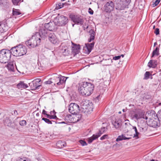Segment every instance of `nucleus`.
I'll return each mask as SVG.
<instances>
[{"label":"nucleus","instance_id":"obj_1","mask_svg":"<svg viewBox=\"0 0 161 161\" xmlns=\"http://www.w3.org/2000/svg\"><path fill=\"white\" fill-rule=\"evenodd\" d=\"M94 85L86 81H80L78 84V90L79 93L82 96H90L93 92Z\"/></svg>","mask_w":161,"mask_h":161},{"label":"nucleus","instance_id":"obj_2","mask_svg":"<svg viewBox=\"0 0 161 161\" xmlns=\"http://www.w3.org/2000/svg\"><path fill=\"white\" fill-rule=\"evenodd\" d=\"M11 51H0V62L5 64L8 62L11 57Z\"/></svg>","mask_w":161,"mask_h":161},{"label":"nucleus","instance_id":"obj_3","mask_svg":"<svg viewBox=\"0 0 161 161\" xmlns=\"http://www.w3.org/2000/svg\"><path fill=\"white\" fill-rule=\"evenodd\" d=\"M54 24L58 26H64L66 25L68 22V18L64 15H61L58 17L57 20H55Z\"/></svg>","mask_w":161,"mask_h":161},{"label":"nucleus","instance_id":"obj_4","mask_svg":"<svg viewBox=\"0 0 161 161\" xmlns=\"http://www.w3.org/2000/svg\"><path fill=\"white\" fill-rule=\"evenodd\" d=\"M69 17L75 23L80 25H83L84 21L82 17L81 16L71 14Z\"/></svg>","mask_w":161,"mask_h":161},{"label":"nucleus","instance_id":"obj_5","mask_svg":"<svg viewBox=\"0 0 161 161\" xmlns=\"http://www.w3.org/2000/svg\"><path fill=\"white\" fill-rule=\"evenodd\" d=\"M118 3L116 4V9L119 10H123L125 8L126 4L129 3L130 0H115Z\"/></svg>","mask_w":161,"mask_h":161},{"label":"nucleus","instance_id":"obj_6","mask_svg":"<svg viewBox=\"0 0 161 161\" xmlns=\"http://www.w3.org/2000/svg\"><path fill=\"white\" fill-rule=\"evenodd\" d=\"M79 106L77 104L74 103L70 104L69 107V110L72 114H76L80 110Z\"/></svg>","mask_w":161,"mask_h":161},{"label":"nucleus","instance_id":"obj_7","mask_svg":"<svg viewBox=\"0 0 161 161\" xmlns=\"http://www.w3.org/2000/svg\"><path fill=\"white\" fill-rule=\"evenodd\" d=\"M65 77L62 76L61 75H58V76H54L52 79V80H53V81L58 85H60L65 82V80H64Z\"/></svg>","mask_w":161,"mask_h":161},{"label":"nucleus","instance_id":"obj_8","mask_svg":"<svg viewBox=\"0 0 161 161\" xmlns=\"http://www.w3.org/2000/svg\"><path fill=\"white\" fill-rule=\"evenodd\" d=\"M104 7L105 10L107 12H110L114 10V3L112 1H110L106 3Z\"/></svg>","mask_w":161,"mask_h":161},{"label":"nucleus","instance_id":"obj_9","mask_svg":"<svg viewBox=\"0 0 161 161\" xmlns=\"http://www.w3.org/2000/svg\"><path fill=\"white\" fill-rule=\"evenodd\" d=\"M149 120L147 124L150 126L155 128L158 126V120L153 119L152 117H149Z\"/></svg>","mask_w":161,"mask_h":161},{"label":"nucleus","instance_id":"obj_10","mask_svg":"<svg viewBox=\"0 0 161 161\" xmlns=\"http://www.w3.org/2000/svg\"><path fill=\"white\" fill-rule=\"evenodd\" d=\"M14 49H16L15 50H24L25 49H26V47L22 44H19L18 45L12 47L10 50L8 49H1V50H12Z\"/></svg>","mask_w":161,"mask_h":161},{"label":"nucleus","instance_id":"obj_11","mask_svg":"<svg viewBox=\"0 0 161 161\" xmlns=\"http://www.w3.org/2000/svg\"><path fill=\"white\" fill-rule=\"evenodd\" d=\"M41 38H42L41 36H40L39 33L36 32L35 34L32 36L31 40L32 42L35 41L39 44L41 42Z\"/></svg>","mask_w":161,"mask_h":161},{"label":"nucleus","instance_id":"obj_12","mask_svg":"<svg viewBox=\"0 0 161 161\" xmlns=\"http://www.w3.org/2000/svg\"><path fill=\"white\" fill-rule=\"evenodd\" d=\"M143 116V113L140 111L135 112L134 114H131V117L132 119L138 120L142 118Z\"/></svg>","mask_w":161,"mask_h":161},{"label":"nucleus","instance_id":"obj_13","mask_svg":"<svg viewBox=\"0 0 161 161\" xmlns=\"http://www.w3.org/2000/svg\"><path fill=\"white\" fill-rule=\"evenodd\" d=\"M26 45L29 48L34 47L38 45L39 44L36 41H35L32 42L31 39L29 40L26 41L25 43Z\"/></svg>","mask_w":161,"mask_h":161},{"label":"nucleus","instance_id":"obj_14","mask_svg":"<svg viewBox=\"0 0 161 161\" xmlns=\"http://www.w3.org/2000/svg\"><path fill=\"white\" fill-rule=\"evenodd\" d=\"M112 124L116 129H118L121 125V120L119 119H116L113 121Z\"/></svg>","mask_w":161,"mask_h":161},{"label":"nucleus","instance_id":"obj_15","mask_svg":"<svg viewBox=\"0 0 161 161\" xmlns=\"http://www.w3.org/2000/svg\"><path fill=\"white\" fill-rule=\"evenodd\" d=\"M102 56L103 57V60L109 61V63L108 64H106L105 65L106 66L110 65L111 64L113 63V60L112 59H111L110 56L107 54H104L102 55Z\"/></svg>","mask_w":161,"mask_h":161},{"label":"nucleus","instance_id":"obj_16","mask_svg":"<svg viewBox=\"0 0 161 161\" xmlns=\"http://www.w3.org/2000/svg\"><path fill=\"white\" fill-rule=\"evenodd\" d=\"M29 85L32 90H35L40 86V85L36 83V82L34 80L29 83Z\"/></svg>","mask_w":161,"mask_h":161},{"label":"nucleus","instance_id":"obj_17","mask_svg":"<svg viewBox=\"0 0 161 161\" xmlns=\"http://www.w3.org/2000/svg\"><path fill=\"white\" fill-rule=\"evenodd\" d=\"M147 114L148 115L150 114L149 117H148L149 118L152 117V119H153L154 120H159V119L158 116V114H156L155 113L154 111H152L151 112L148 111L147 112Z\"/></svg>","mask_w":161,"mask_h":161},{"label":"nucleus","instance_id":"obj_18","mask_svg":"<svg viewBox=\"0 0 161 161\" xmlns=\"http://www.w3.org/2000/svg\"><path fill=\"white\" fill-rule=\"evenodd\" d=\"M49 41L53 44H55L57 42V39L55 35L53 33L49 34L48 36Z\"/></svg>","mask_w":161,"mask_h":161},{"label":"nucleus","instance_id":"obj_19","mask_svg":"<svg viewBox=\"0 0 161 161\" xmlns=\"http://www.w3.org/2000/svg\"><path fill=\"white\" fill-rule=\"evenodd\" d=\"M157 64V60H151L149 62L147 65L149 68H155L156 67Z\"/></svg>","mask_w":161,"mask_h":161},{"label":"nucleus","instance_id":"obj_20","mask_svg":"<svg viewBox=\"0 0 161 161\" xmlns=\"http://www.w3.org/2000/svg\"><path fill=\"white\" fill-rule=\"evenodd\" d=\"M7 67L8 70L10 72H14L15 71L13 62H11L8 63L7 65Z\"/></svg>","mask_w":161,"mask_h":161},{"label":"nucleus","instance_id":"obj_21","mask_svg":"<svg viewBox=\"0 0 161 161\" xmlns=\"http://www.w3.org/2000/svg\"><path fill=\"white\" fill-rule=\"evenodd\" d=\"M47 30L45 29H41L39 31L38 33H39L40 36H42V38H44L45 37H47Z\"/></svg>","mask_w":161,"mask_h":161},{"label":"nucleus","instance_id":"obj_22","mask_svg":"<svg viewBox=\"0 0 161 161\" xmlns=\"http://www.w3.org/2000/svg\"><path fill=\"white\" fill-rule=\"evenodd\" d=\"M53 23L49 22L48 23H46L44 24V27L46 30L49 31H52L54 29L53 27H52Z\"/></svg>","mask_w":161,"mask_h":161},{"label":"nucleus","instance_id":"obj_23","mask_svg":"<svg viewBox=\"0 0 161 161\" xmlns=\"http://www.w3.org/2000/svg\"><path fill=\"white\" fill-rule=\"evenodd\" d=\"M90 37V38L88 39V41L89 42H91L92 40H94L95 38V32L94 31L92 30H91L89 31Z\"/></svg>","mask_w":161,"mask_h":161},{"label":"nucleus","instance_id":"obj_24","mask_svg":"<svg viewBox=\"0 0 161 161\" xmlns=\"http://www.w3.org/2000/svg\"><path fill=\"white\" fill-rule=\"evenodd\" d=\"M8 29V26L5 24V22L0 24V32L1 33L6 31Z\"/></svg>","mask_w":161,"mask_h":161},{"label":"nucleus","instance_id":"obj_25","mask_svg":"<svg viewBox=\"0 0 161 161\" xmlns=\"http://www.w3.org/2000/svg\"><path fill=\"white\" fill-rule=\"evenodd\" d=\"M89 103H88L87 104H86L85 105H83L82 107H81V108H82L83 110H81V111L84 113H85L86 112H87L88 111H89V110L92 109V107H90L89 108Z\"/></svg>","mask_w":161,"mask_h":161},{"label":"nucleus","instance_id":"obj_26","mask_svg":"<svg viewBox=\"0 0 161 161\" xmlns=\"http://www.w3.org/2000/svg\"><path fill=\"white\" fill-rule=\"evenodd\" d=\"M66 143L61 141H58L56 143L57 146L59 148H62L66 146Z\"/></svg>","mask_w":161,"mask_h":161},{"label":"nucleus","instance_id":"obj_27","mask_svg":"<svg viewBox=\"0 0 161 161\" xmlns=\"http://www.w3.org/2000/svg\"><path fill=\"white\" fill-rule=\"evenodd\" d=\"M99 136V135H97L96 134L93 135L92 137L89 138L88 139V143H91L93 140L96 139Z\"/></svg>","mask_w":161,"mask_h":161},{"label":"nucleus","instance_id":"obj_28","mask_svg":"<svg viewBox=\"0 0 161 161\" xmlns=\"http://www.w3.org/2000/svg\"><path fill=\"white\" fill-rule=\"evenodd\" d=\"M72 50H78L80 49V46L79 44H75L72 42Z\"/></svg>","mask_w":161,"mask_h":161},{"label":"nucleus","instance_id":"obj_29","mask_svg":"<svg viewBox=\"0 0 161 161\" xmlns=\"http://www.w3.org/2000/svg\"><path fill=\"white\" fill-rule=\"evenodd\" d=\"M17 87L19 88H27L28 86V85L24 83V82H21L17 85Z\"/></svg>","mask_w":161,"mask_h":161},{"label":"nucleus","instance_id":"obj_30","mask_svg":"<svg viewBox=\"0 0 161 161\" xmlns=\"http://www.w3.org/2000/svg\"><path fill=\"white\" fill-rule=\"evenodd\" d=\"M87 50H92L94 46V43L92 42L90 43L85 44Z\"/></svg>","mask_w":161,"mask_h":161},{"label":"nucleus","instance_id":"obj_31","mask_svg":"<svg viewBox=\"0 0 161 161\" xmlns=\"http://www.w3.org/2000/svg\"><path fill=\"white\" fill-rule=\"evenodd\" d=\"M150 77L151 79L152 78V74L149 71H146L144 75L143 79L147 80L150 78Z\"/></svg>","mask_w":161,"mask_h":161},{"label":"nucleus","instance_id":"obj_32","mask_svg":"<svg viewBox=\"0 0 161 161\" xmlns=\"http://www.w3.org/2000/svg\"><path fill=\"white\" fill-rule=\"evenodd\" d=\"M12 14L13 15H17L21 14V13L19 9L13 8Z\"/></svg>","mask_w":161,"mask_h":161},{"label":"nucleus","instance_id":"obj_33","mask_svg":"<svg viewBox=\"0 0 161 161\" xmlns=\"http://www.w3.org/2000/svg\"><path fill=\"white\" fill-rule=\"evenodd\" d=\"M107 129L105 127L102 128L100 130H99V132L96 134L97 135H99L100 136L101 135L105 132Z\"/></svg>","mask_w":161,"mask_h":161},{"label":"nucleus","instance_id":"obj_34","mask_svg":"<svg viewBox=\"0 0 161 161\" xmlns=\"http://www.w3.org/2000/svg\"><path fill=\"white\" fill-rule=\"evenodd\" d=\"M75 115H74L73 117L76 120H75V121H79L81 118V116L80 114H75Z\"/></svg>","mask_w":161,"mask_h":161},{"label":"nucleus","instance_id":"obj_35","mask_svg":"<svg viewBox=\"0 0 161 161\" xmlns=\"http://www.w3.org/2000/svg\"><path fill=\"white\" fill-rule=\"evenodd\" d=\"M4 124L8 126H9L11 124V121L8 118H6L4 121Z\"/></svg>","mask_w":161,"mask_h":161},{"label":"nucleus","instance_id":"obj_36","mask_svg":"<svg viewBox=\"0 0 161 161\" xmlns=\"http://www.w3.org/2000/svg\"><path fill=\"white\" fill-rule=\"evenodd\" d=\"M52 78L50 79L49 80L45 82V83L46 84H50L52 83H53L54 85H55V83L53 81V80H52Z\"/></svg>","mask_w":161,"mask_h":161},{"label":"nucleus","instance_id":"obj_37","mask_svg":"<svg viewBox=\"0 0 161 161\" xmlns=\"http://www.w3.org/2000/svg\"><path fill=\"white\" fill-rule=\"evenodd\" d=\"M124 136L122 135L120 136H119L116 139V141L117 142H119V141H122V140H124Z\"/></svg>","mask_w":161,"mask_h":161},{"label":"nucleus","instance_id":"obj_38","mask_svg":"<svg viewBox=\"0 0 161 161\" xmlns=\"http://www.w3.org/2000/svg\"><path fill=\"white\" fill-rule=\"evenodd\" d=\"M47 117L50 119H58L56 115H50L49 114H46Z\"/></svg>","mask_w":161,"mask_h":161},{"label":"nucleus","instance_id":"obj_39","mask_svg":"<svg viewBox=\"0 0 161 161\" xmlns=\"http://www.w3.org/2000/svg\"><path fill=\"white\" fill-rule=\"evenodd\" d=\"M42 120H44L46 123L48 124H52V121L49 119L45 118H43Z\"/></svg>","mask_w":161,"mask_h":161},{"label":"nucleus","instance_id":"obj_40","mask_svg":"<svg viewBox=\"0 0 161 161\" xmlns=\"http://www.w3.org/2000/svg\"><path fill=\"white\" fill-rule=\"evenodd\" d=\"M19 124L22 126H24L26 125V122L25 120H23L20 121L19 122Z\"/></svg>","mask_w":161,"mask_h":161},{"label":"nucleus","instance_id":"obj_41","mask_svg":"<svg viewBox=\"0 0 161 161\" xmlns=\"http://www.w3.org/2000/svg\"><path fill=\"white\" fill-rule=\"evenodd\" d=\"M159 54V51H153L152 57L158 56Z\"/></svg>","mask_w":161,"mask_h":161},{"label":"nucleus","instance_id":"obj_42","mask_svg":"<svg viewBox=\"0 0 161 161\" xmlns=\"http://www.w3.org/2000/svg\"><path fill=\"white\" fill-rule=\"evenodd\" d=\"M64 4L62 3V4H61V3H59L58 4V5L56 4V9H59L61 8H62L63 7Z\"/></svg>","mask_w":161,"mask_h":161},{"label":"nucleus","instance_id":"obj_43","mask_svg":"<svg viewBox=\"0 0 161 161\" xmlns=\"http://www.w3.org/2000/svg\"><path fill=\"white\" fill-rule=\"evenodd\" d=\"M12 2L14 5H17L21 0H12Z\"/></svg>","mask_w":161,"mask_h":161},{"label":"nucleus","instance_id":"obj_44","mask_svg":"<svg viewBox=\"0 0 161 161\" xmlns=\"http://www.w3.org/2000/svg\"><path fill=\"white\" fill-rule=\"evenodd\" d=\"M133 129L134 130L136 133V135H134V137L137 136L138 135L139 133L137 132V130L136 127L135 126H134L133 127Z\"/></svg>","mask_w":161,"mask_h":161},{"label":"nucleus","instance_id":"obj_45","mask_svg":"<svg viewBox=\"0 0 161 161\" xmlns=\"http://www.w3.org/2000/svg\"><path fill=\"white\" fill-rule=\"evenodd\" d=\"M79 142L80 143L82 146H85L87 145V143L86 142L82 140H80L79 141Z\"/></svg>","mask_w":161,"mask_h":161},{"label":"nucleus","instance_id":"obj_46","mask_svg":"<svg viewBox=\"0 0 161 161\" xmlns=\"http://www.w3.org/2000/svg\"><path fill=\"white\" fill-rule=\"evenodd\" d=\"M160 0H156L154 3L153 4V7H155L157 6L158 4L159 3Z\"/></svg>","mask_w":161,"mask_h":161},{"label":"nucleus","instance_id":"obj_47","mask_svg":"<svg viewBox=\"0 0 161 161\" xmlns=\"http://www.w3.org/2000/svg\"><path fill=\"white\" fill-rule=\"evenodd\" d=\"M108 137V135H104L100 137V139L101 140H103L105 139H107Z\"/></svg>","mask_w":161,"mask_h":161},{"label":"nucleus","instance_id":"obj_48","mask_svg":"<svg viewBox=\"0 0 161 161\" xmlns=\"http://www.w3.org/2000/svg\"><path fill=\"white\" fill-rule=\"evenodd\" d=\"M70 51H64L62 52V54L64 56H68Z\"/></svg>","mask_w":161,"mask_h":161},{"label":"nucleus","instance_id":"obj_49","mask_svg":"<svg viewBox=\"0 0 161 161\" xmlns=\"http://www.w3.org/2000/svg\"><path fill=\"white\" fill-rule=\"evenodd\" d=\"M13 53H14V56H19V53H18V52H19V51H13Z\"/></svg>","mask_w":161,"mask_h":161},{"label":"nucleus","instance_id":"obj_50","mask_svg":"<svg viewBox=\"0 0 161 161\" xmlns=\"http://www.w3.org/2000/svg\"><path fill=\"white\" fill-rule=\"evenodd\" d=\"M154 33L156 34V35H157L159 34V29L158 28H156L154 31Z\"/></svg>","mask_w":161,"mask_h":161},{"label":"nucleus","instance_id":"obj_51","mask_svg":"<svg viewBox=\"0 0 161 161\" xmlns=\"http://www.w3.org/2000/svg\"><path fill=\"white\" fill-rule=\"evenodd\" d=\"M120 59V56H118L114 57L113 58V60H117Z\"/></svg>","mask_w":161,"mask_h":161},{"label":"nucleus","instance_id":"obj_52","mask_svg":"<svg viewBox=\"0 0 161 161\" xmlns=\"http://www.w3.org/2000/svg\"><path fill=\"white\" fill-rule=\"evenodd\" d=\"M83 27L84 28V30L85 29H87L88 27V25L87 24H86V23H84V24L83 25Z\"/></svg>","mask_w":161,"mask_h":161},{"label":"nucleus","instance_id":"obj_53","mask_svg":"<svg viewBox=\"0 0 161 161\" xmlns=\"http://www.w3.org/2000/svg\"><path fill=\"white\" fill-rule=\"evenodd\" d=\"M20 52L21 51H20ZM23 52H18V53H19V56H23V55H24V54H25L27 53V51H23Z\"/></svg>","mask_w":161,"mask_h":161},{"label":"nucleus","instance_id":"obj_54","mask_svg":"<svg viewBox=\"0 0 161 161\" xmlns=\"http://www.w3.org/2000/svg\"><path fill=\"white\" fill-rule=\"evenodd\" d=\"M80 51H76V52H75L74 51H71V53L73 54L74 56H75L77 54L79 53Z\"/></svg>","mask_w":161,"mask_h":161},{"label":"nucleus","instance_id":"obj_55","mask_svg":"<svg viewBox=\"0 0 161 161\" xmlns=\"http://www.w3.org/2000/svg\"><path fill=\"white\" fill-rule=\"evenodd\" d=\"M158 116L159 119H160L161 121V109L159 110L158 112Z\"/></svg>","mask_w":161,"mask_h":161},{"label":"nucleus","instance_id":"obj_56","mask_svg":"<svg viewBox=\"0 0 161 161\" xmlns=\"http://www.w3.org/2000/svg\"><path fill=\"white\" fill-rule=\"evenodd\" d=\"M34 81H35L36 82V83L38 84H39V85H40V84L39 83L41 81V79H36L34 80Z\"/></svg>","mask_w":161,"mask_h":161},{"label":"nucleus","instance_id":"obj_57","mask_svg":"<svg viewBox=\"0 0 161 161\" xmlns=\"http://www.w3.org/2000/svg\"><path fill=\"white\" fill-rule=\"evenodd\" d=\"M88 12L91 14H93V11L90 8H89Z\"/></svg>","mask_w":161,"mask_h":161},{"label":"nucleus","instance_id":"obj_58","mask_svg":"<svg viewBox=\"0 0 161 161\" xmlns=\"http://www.w3.org/2000/svg\"><path fill=\"white\" fill-rule=\"evenodd\" d=\"M17 161H26V160L23 158H18Z\"/></svg>","mask_w":161,"mask_h":161},{"label":"nucleus","instance_id":"obj_59","mask_svg":"<svg viewBox=\"0 0 161 161\" xmlns=\"http://www.w3.org/2000/svg\"><path fill=\"white\" fill-rule=\"evenodd\" d=\"M148 117H149V116H148V117L147 116H144V115L143 114V116L142 118H143L144 119H147L148 118H149Z\"/></svg>","mask_w":161,"mask_h":161},{"label":"nucleus","instance_id":"obj_60","mask_svg":"<svg viewBox=\"0 0 161 161\" xmlns=\"http://www.w3.org/2000/svg\"><path fill=\"white\" fill-rule=\"evenodd\" d=\"M50 114H53V115H55L56 112H55V111L54 110H53L51 112Z\"/></svg>","mask_w":161,"mask_h":161},{"label":"nucleus","instance_id":"obj_61","mask_svg":"<svg viewBox=\"0 0 161 161\" xmlns=\"http://www.w3.org/2000/svg\"><path fill=\"white\" fill-rule=\"evenodd\" d=\"M14 114L15 115H18V113H17V112L16 110H14Z\"/></svg>","mask_w":161,"mask_h":161},{"label":"nucleus","instance_id":"obj_62","mask_svg":"<svg viewBox=\"0 0 161 161\" xmlns=\"http://www.w3.org/2000/svg\"><path fill=\"white\" fill-rule=\"evenodd\" d=\"M46 111L45 110L43 109L42 111V114H45V115H46V114H46Z\"/></svg>","mask_w":161,"mask_h":161},{"label":"nucleus","instance_id":"obj_63","mask_svg":"<svg viewBox=\"0 0 161 161\" xmlns=\"http://www.w3.org/2000/svg\"><path fill=\"white\" fill-rule=\"evenodd\" d=\"M124 140H129V139L130 138H129V137H125V136H124Z\"/></svg>","mask_w":161,"mask_h":161},{"label":"nucleus","instance_id":"obj_64","mask_svg":"<svg viewBox=\"0 0 161 161\" xmlns=\"http://www.w3.org/2000/svg\"><path fill=\"white\" fill-rule=\"evenodd\" d=\"M85 51L86 52L85 53H86L87 54H89L91 51Z\"/></svg>","mask_w":161,"mask_h":161}]
</instances>
